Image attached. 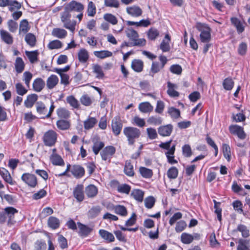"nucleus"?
<instances>
[{"mask_svg": "<svg viewBox=\"0 0 250 250\" xmlns=\"http://www.w3.org/2000/svg\"><path fill=\"white\" fill-rule=\"evenodd\" d=\"M84 6L82 3L76 0H72L66 4L64 7V11L69 13L71 12H76L78 14L76 16L80 22L83 18V12Z\"/></svg>", "mask_w": 250, "mask_h": 250, "instance_id": "nucleus-1", "label": "nucleus"}, {"mask_svg": "<svg viewBox=\"0 0 250 250\" xmlns=\"http://www.w3.org/2000/svg\"><path fill=\"white\" fill-rule=\"evenodd\" d=\"M196 28L200 32L199 40L201 42H209L211 40V29L205 23L198 22Z\"/></svg>", "mask_w": 250, "mask_h": 250, "instance_id": "nucleus-2", "label": "nucleus"}, {"mask_svg": "<svg viewBox=\"0 0 250 250\" xmlns=\"http://www.w3.org/2000/svg\"><path fill=\"white\" fill-rule=\"evenodd\" d=\"M71 13L63 11L61 13L60 19L62 23L63 27L68 29L72 33H74L75 30L77 22L75 20H71Z\"/></svg>", "mask_w": 250, "mask_h": 250, "instance_id": "nucleus-3", "label": "nucleus"}, {"mask_svg": "<svg viewBox=\"0 0 250 250\" xmlns=\"http://www.w3.org/2000/svg\"><path fill=\"white\" fill-rule=\"evenodd\" d=\"M123 133L127 138L128 144L130 145H133L135 140L138 139L141 135L140 130L134 127H125Z\"/></svg>", "mask_w": 250, "mask_h": 250, "instance_id": "nucleus-4", "label": "nucleus"}, {"mask_svg": "<svg viewBox=\"0 0 250 250\" xmlns=\"http://www.w3.org/2000/svg\"><path fill=\"white\" fill-rule=\"evenodd\" d=\"M57 136V133L52 130L46 132L43 137L45 145L49 146H53L56 142Z\"/></svg>", "mask_w": 250, "mask_h": 250, "instance_id": "nucleus-5", "label": "nucleus"}, {"mask_svg": "<svg viewBox=\"0 0 250 250\" xmlns=\"http://www.w3.org/2000/svg\"><path fill=\"white\" fill-rule=\"evenodd\" d=\"M21 179L23 182L31 188H35L38 185L37 177L33 174L29 173H23Z\"/></svg>", "mask_w": 250, "mask_h": 250, "instance_id": "nucleus-6", "label": "nucleus"}, {"mask_svg": "<svg viewBox=\"0 0 250 250\" xmlns=\"http://www.w3.org/2000/svg\"><path fill=\"white\" fill-rule=\"evenodd\" d=\"M115 151L116 149L114 146H106L100 153L102 160L110 162L111 158L115 154Z\"/></svg>", "mask_w": 250, "mask_h": 250, "instance_id": "nucleus-7", "label": "nucleus"}, {"mask_svg": "<svg viewBox=\"0 0 250 250\" xmlns=\"http://www.w3.org/2000/svg\"><path fill=\"white\" fill-rule=\"evenodd\" d=\"M229 131L231 134L237 135L241 139H244L246 137L243 128L238 125H230Z\"/></svg>", "mask_w": 250, "mask_h": 250, "instance_id": "nucleus-8", "label": "nucleus"}, {"mask_svg": "<svg viewBox=\"0 0 250 250\" xmlns=\"http://www.w3.org/2000/svg\"><path fill=\"white\" fill-rule=\"evenodd\" d=\"M112 129L114 134L118 135L122 130L123 125L119 117L114 118L112 121Z\"/></svg>", "mask_w": 250, "mask_h": 250, "instance_id": "nucleus-9", "label": "nucleus"}, {"mask_svg": "<svg viewBox=\"0 0 250 250\" xmlns=\"http://www.w3.org/2000/svg\"><path fill=\"white\" fill-rule=\"evenodd\" d=\"M0 175L5 182L10 185H14L15 184V181L13 180V178L8 170L6 168L4 167L0 168Z\"/></svg>", "mask_w": 250, "mask_h": 250, "instance_id": "nucleus-10", "label": "nucleus"}, {"mask_svg": "<svg viewBox=\"0 0 250 250\" xmlns=\"http://www.w3.org/2000/svg\"><path fill=\"white\" fill-rule=\"evenodd\" d=\"M171 38L169 35L167 33L165 35V37L160 44V48L163 52H168L170 50V42Z\"/></svg>", "mask_w": 250, "mask_h": 250, "instance_id": "nucleus-11", "label": "nucleus"}, {"mask_svg": "<svg viewBox=\"0 0 250 250\" xmlns=\"http://www.w3.org/2000/svg\"><path fill=\"white\" fill-rule=\"evenodd\" d=\"M172 130L173 126L170 124L160 126L158 128V133L163 137L170 136Z\"/></svg>", "mask_w": 250, "mask_h": 250, "instance_id": "nucleus-12", "label": "nucleus"}, {"mask_svg": "<svg viewBox=\"0 0 250 250\" xmlns=\"http://www.w3.org/2000/svg\"><path fill=\"white\" fill-rule=\"evenodd\" d=\"M234 233L240 232L244 238H247L250 236V231L249 228L243 224H239L236 228L233 230Z\"/></svg>", "mask_w": 250, "mask_h": 250, "instance_id": "nucleus-13", "label": "nucleus"}, {"mask_svg": "<svg viewBox=\"0 0 250 250\" xmlns=\"http://www.w3.org/2000/svg\"><path fill=\"white\" fill-rule=\"evenodd\" d=\"M126 11L128 14L133 17H138L140 16L143 13L142 9L136 5L127 7L126 8Z\"/></svg>", "mask_w": 250, "mask_h": 250, "instance_id": "nucleus-14", "label": "nucleus"}, {"mask_svg": "<svg viewBox=\"0 0 250 250\" xmlns=\"http://www.w3.org/2000/svg\"><path fill=\"white\" fill-rule=\"evenodd\" d=\"M73 195L78 202L83 201L84 199L83 186L81 185H77L74 190Z\"/></svg>", "mask_w": 250, "mask_h": 250, "instance_id": "nucleus-15", "label": "nucleus"}, {"mask_svg": "<svg viewBox=\"0 0 250 250\" xmlns=\"http://www.w3.org/2000/svg\"><path fill=\"white\" fill-rule=\"evenodd\" d=\"M58 77L54 74L51 75L46 80V86L49 89H52L59 83Z\"/></svg>", "mask_w": 250, "mask_h": 250, "instance_id": "nucleus-16", "label": "nucleus"}, {"mask_svg": "<svg viewBox=\"0 0 250 250\" xmlns=\"http://www.w3.org/2000/svg\"><path fill=\"white\" fill-rule=\"evenodd\" d=\"M176 145H173L165 153L168 162L170 164H175L178 163L177 161L174 159V154L175 151Z\"/></svg>", "mask_w": 250, "mask_h": 250, "instance_id": "nucleus-17", "label": "nucleus"}, {"mask_svg": "<svg viewBox=\"0 0 250 250\" xmlns=\"http://www.w3.org/2000/svg\"><path fill=\"white\" fill-rule=\"evenodd\" d=\"M72 174L77 178H80L83 177L84 174V168L79 165H74L71 169Z\"/></svg>", "mask_w": 250, "mask_h": 250, "instance_id": "nucleus-18", "label": "nucleus"}, {"mask_svg": "<svg viewBox=\"0 0 250 250\" xmlns=\"http://www.w3.org/2000/svg\"><path fill=\"white\" fill-rule=\"evenodd\" d=\"M0 38L3 42L7 44H12L13 42V38L12 35L7 31L1 30L0 31Z\"/></svg>", "mask_w": 250, "mask_h": 250, "instance_id": "nucleus-19", "label": "nucleus"}, {"mask_svg": "<svg viewBox=\"0 0 250 250\" xmlns=\"http://www.w3.org/2000/svg\"><path fill=\"white\" fill-rule=\"evenodd\" d=\"M237 250H250V240L240 238L237 242Z\"/></svg>", "mask_w": 250, "mask_h": 250, "instance_id": "nucleus-20", "label": "nucleus"}, {"mask_svg": "<svg viewBox=\"0 0 250 250\" xmlns=\"http://www.w3.org/2000/svg\"><path fill=\"white\" fill-rule=\"evenodd\" d=\"M131 67L136 72H141L143 70L144 62L139 59H134L132 61Z\"/></svg>", "mask_w": 250, "mask_h": 250, "instance_id": "nucleus-21", "label": "nucleus"}, {"mask_svg": "<svg viewBox=\"0 0 250 250\" xmlns=\"http://www.w3.org/2000/svg\"><path fill=\"white\" fill-rule=\"evenodd\" d=\"M139 110L143 113H150L153 109V106L148 102L141 103L138 106Z\"/></svg>", "mask_w": 250, "mask_h": 250, "instance_id": "nucleus-22", "label": "nucleus"}, {"mask_svg": "<svg viewBox=\"0 0 250 250\" xmlns=\"http://www.w3.org/2000/svg\"><path fill=\"white\" fill-rule=\"evenodd\" d=\"M44 86V82L40 78L36 79L33 83V90L37 92H41Z\"/></svg>", "mask_w": 250, "mask_h": 250, "instance_id": "nucleus-23", "label": "nucleus"}, {"mask_svg": "<svg viewBox=\"0 0 250 250\" xmlns=\"http://www.w3.org/2000/svg\"><path fill=\"white\" fill-rule=\"evenodd\" d=\"M231 23L236 27L238 33H242L245 29V26L242 22L238 18L232 17L230 19Z\"/></svg>", "mask_w": 250, "mask_h": 250, "instance_id": "nucleus-24", "label": "nucleus"}, {"mask_svg": "<svg viewBox=\"0 0 250 250\" xmlns=\"http://www.w3.org/2000/svg\"><path fill=\"white\" fill-rule=\"evenodd\" d=\"M99 233L103 239L109 242H112L115 240V238L113 234L107 230L103 229H100Z\"/></svg>", "mask_w": 250, "mask_h": 250, "instance_id": "nucleus-25", "label": "nucleus"}, {"mask_svg": "<svg viewBox=\"0 0 250 250\" xmlns=\"http://www.w3.org/2000/svg\"><path fill=\"white\" fill-rule=\"evenodd\" d=\"M167 93L170 97H177L179 96V92L175 90L177 88L176 84L168 82H167Z\"/></svg>", "mask_w": 250, "mask_h": 250, "instance_id": "nucleus-26", "label": "nucleus"}, {"mask_svg": "<svg viewBox=\"0 0 250 250\" xmlns=\"http://www.w3.org/2000/svg\"><path fill=\"white\" fill-rule=\"evenodd\" d=\"M52 35L59 39H63L67 35V31L62 28H55L52 30Z\"/></svg>", "mask_w": 250, "mask_h": 250, "instance_id": "nucleus-27", "label": "nucleus"}, {"mask_svg": "<svg viewBox=\"0 0 250 250\" xmlns=\"http://www.w3.org/2000/svg\"><path fill=\"white\" fill-rule=\"evenodd\" d=\"M14 65L15 70L18 74L21 73L24 69L25 63L22 59L21 57L16 58Z\"/></svg>", "mask_w": 250, "mask_h": 250, "instance_id": "nucleus-28", "label": "nucleus"}, {"mask_svg": "<svg viewBox=\"0 0 250 250\" xmlns=\"http://www.w3.org/2000/svg\"><path fill=\"white\" fill-rule=\"evenodd\" d=\"M78 226L79 229V234L81 236L85 237L92 231L90 228L81 223H78Z\"/></svg>", "mask_w": 250, "mask_h": 250, "instance_id": "nucleus-29", "label": "nucleus"}, {"mask_svg": "<svg viewBox=\"0 0 250 250\" xmlns=\"http://www.w3.org/2000/svg\"><path fill=\"white\" fill-rule=\"evenodd\" d=\"M38 99V96L36 94H33L27 96L24 102V105L27 108H31Z\"/></svg>", "mask_w": 250, "mask_h": 250, "instance_id": "nucleus-30", "label": "nucleus"}, {"mask_svg": "<svg viewBox=\"0 0 250 250\" xmlns=\"http://www.w3.org/2000/svg\"><path fill=\"white\" fill-rule=\"evenodd\" d=\"M113 209L115 213L121 216L125 217L127 215V209L123 205L113 206Z\"/></svg>", "mask_w": 250, "mask_h": 250, "instance_id": "nucleus-31", "label": "nucleus"}, {"mask_svg": "<svg viewBox=\"0 0 250 250\" xmlns=\"http://www.w3.org/2000/svg\"><path fill=\"white\" fill-rule=\"evenodd\" d=\"M78 57L80 62H86L89 58L88 51L84 48L81 49L78 53Z\"/></svg>", "mask_w": 250, "mask_h": 250, "instance_id": "nucleus-32", "label": "nucleus"}, {"mask_svg": "<svg viewBox=\"0 0 250 250\" xmlns=\"http://www.w3.org/2000/svg\"><path fill=\"white\" fill-rule=\"evenodd\" d=\"M85 192L86 195L89 198L95 197L98 193V189L93 185H90L85 188Z\"/></svg>", "mask_w": 250, "mask_h": 250, "instance_id": "nucleus-33", "label": "nucleus"}, {"mask_svg": "<svg viewBox=\"0 0 250 250\" xmlns=\"http://www.w3.org/2000/svg\"><path fill=\"white\" fill-rule=\"evenodd\" d=\"M50 161L54 165L60 166H63L64 165V162L63 159L60 155L57 154H53L51 155Z\"/></svg>", "mask_w": 250, "mask_h": 250, "instance_id": "nucleus-34", "label": "nucleus"}, {"mask_svg": "<svg viewBox=\"0 0 250 250\" xmlns=\"http://www.w3.org/2000/svg\"><path fill=\"white\" fill-rule=\"evenodd\" d=\"M124 171L125 173L128 176L132 177L134 176V167L130 161H125Z\"/></svg>", "mask_w": 250, "mask_h": 250, "instance_id": "nucleus-35", "label": "nucleus"}, {"mask_svg": "<svg viewBox=\"0 0 250 250\" xmlns=\"http://www.w3.org/2000/svg\"><path fill=\"white\" fill-rule=\"evenodd\" d=\"M93 72L96 74V78L97 79H103L104 74L102 67L98 64H93L92 65Z\"/></svg>", "mask_w": 250, "mask_h": 250, "instance_id": "nucleus-36", "label": "nucleus"}, {"mask_svg": "<svg viewBox=\"0 0 250 250\" xmlns=\"http://www.w3.org/2000/svg\"><path fill=\"white\" fill-rule=\"evenodd\" d=\"M58 117L61 119H68L70 116V111L64 107H60L57 110Z\"/></svg>", "mask_w": 250, "mask_h": 250, "instance_id": "nucleus-37", "label": "nucleus"}, {"mask_svg": "<svg viewBox=\"0 0 250 250\" xmlns=\"http://www.w3.org/2000/svg\"><path fill=\"white\" fill-rule=\"evenodd\" d=\"M56 125L57 127L61 130H67L70 126V123L66 119H61L57 122Z\"/></svg>", "mask_w": 250, "mask_h": 250, "instance_id": "nucleus-38", "label": "nucleus"}, {"mask_svg": "<svg viewBox=\"0 0 250 250\" xmlns=\"http://www.w3.org/2000/svg\"><path fill=\"white\" fill-rule=\"evenodd\" d=\"M25 41L31 47H34L36 43V38L32 33H29L25 35Z\"/></svg>", "mask_w": 250, "mask_h": 250, "instance_id": "nucleus-39", "label": "nucleus"}, {"mask_svg": "<svg viewBox=\"0 0 250 250\" xmlns=\"http://www.w3.org/2000/svg\"><path fill=\"white\" fill-rule=\"evenodd\" d=\"M5 213L8 218V223L11 221L14 218V215L18 213V210L12 207H6L4 208Z\"/></svg>", "mask_w": 250, "mask_h": 250, "instance_id": "nucleus-40", "label": "nucleus"}, {"mask_svg": "<svg viewBox=\"0 0 250 250\" xmlns=\"http://www.w3.org/2000/svg\"><path fill=\"white\" fill-rule=\"evenodd\" d=\"M93 53L96 57L100 59H104L112 56V53L108 50L96 51Z\"/></svg>", "mask_w": 250, "mask_h": 250, "instance_id": "nucleus-41", "label": "nucleus"}, {"mask_svg": "<svg viewBox=\"0 0 250 250\" xmlns=\"http://www.w3.org/2000/svg\"><path fill=\"white\" fill-rule=\"evenodd\" d=\"M147 122L150 125H158L162 124L163 119L157 116H152L147 119Z\"/></svg>", "mask_w": 250, "mask_h": 250, "instance_id": "nucleus-42", "label": "nucleus"}, {"mask_svg": "<svg viewBox=\"0 0 250 250\" xmlns=\"http://www.w3.org/2000/svg\"><path fill=\"white\" fill-rule=\"evenodd\" d=\"M101 208L100 206L92 207L88 212V216L89 218H94L96 217L100 213Z\"/></svg>", "mask_w": 250, "mask_h": 250, "instance_id": "nucleus-43", "label": "nucleus"}, {"mask_svg": "<svg viewBox=\"0 0 250 250\" xmlns=\"http://www.w3.org/2000/svg\"><path fill=\"white\" fill-rule=\"evenodd\" d=\"M140 174L145 178H151L153 175L152 170L145 167H141L139 168Z\"/></svg>", "mask_w": 250, "mask_h": 250, "instance_id": "nucleus-44", "label": "nucleus"}, {"mask_svg": "<svg viewBox=\"0 0 250 250\" xmlns=\"http://www.w3.org/2000/svg\"><path fill=\"white\" fill-rule=\"evenodd\" d=\"M222 151L224 157L229 162L231 158L230 147L229 145L223 144L222 145Z\"/></svg>", "mask_w": 250, "mask_h": 250, "instance_id": "nucleus-45", "label": "nucleus"}, {"mask_svg": "<svg viewBox=\"0 0 250 250\" xmlns=\"http://www.w3.org/2000/svg\"><path fill=\"white\" fill-rule=\"evenodd\" d=\"M66 100L67 103L74 108H78L79 107L80 104L79 101L73 96H67Z\"/></svg>", "mask_w": 250, "mask_h": 250, "instance_id": "nucleus-46", "label": "nucleus"}, {"mask_svg": "<svg viewBox=\"0 0 250 250\" xmlns=\"http://www.w3.org/2000/svg\"><path fill=\"white\" fill-rule=\"evenodd\" d=\"M37 112L42 115H45L47 113V109L45 104L41 102H38L36 104Z\"/></svg>", "mask_w": 250, "mask_h": 250, "instance_id": "nucleus-47", "label": "nucleus"}, {"mask_svg": "<svg viewBox=\"0 0 250 250\" xmlns=\"http://www.w3.org/2000/svg\"><path fill=\"white\" fill-rule=\"evenodd\" d=\"M97 121L94 117H90L84 122V127L86 129H89L94 127Z\"/></svg>", "mask_w": 250, "mask_h": 250, "instance_id": "nucleus-48", "label": "nucleus"}, {"mask_svg": "<svg viewBox=\"0 0 250 250\" xmlns=\"http://www.w3.org/2000/svg\"><path fill=\"white\" fill-rule=\"evenodd\" d=\"M181 241L185 244H189L193 241L192 235L190 234L184 232L181 235Z\"/></svg>", "mask_w": 250, "mask_h": 250, "instance_id": "nucleus-49", "label": "nucleus"}, {"mask_svg": "<svg viewBox=\"0 0 250 250\" xmlns=\"http://www.w3.org/2000/svg\"><path fill=\"white\" fill-rule=\"evenodd\" d=\"M30 29L29 23L27 20H22L20 23L19 32L26 33Z\"/></svg>", "mask_w": 250, "mask_h": 250, "instance_id": "nucleus-50", "label": "nucleus"}, {"mask_svg": "<svg viewBox=\"0 0 250 250\" xmlns=\"http://www.w3.org/2000/svg\"><path fill=\"white\" fill-rule=\"evenodd\" d=\"M48 226L53 229H56L59 228L60 226L59 220L54 217L51 216L48 220Z\"/></svg>", "mask_w": 250, "mask_h": 250, "instance_id": "nucleus-51", "label": "nucleus"}, {"mask_svg": "<svg viewBox=\"0 0 250 250\" xmlns=\"http://www.w3.org/2000/svg\"><path fill=\"white\" fill-rule=\"evenodd\" d=\"M104 19L106 21L110 23L113 25H115L118 22L117 18L113 15L110 13H106L104 15Z\"/></svg>", "mask_w": 250, "mask_h": 250, "instance_id": "nucleus-52", "label": "nucleus"}, {"mask_svg": "<svg viewBox=\"0 0 250 250\" xmlns=\"http://www.w3.org/2000/svg\"><path fill=\"white\" fill-rule=\"evenodd\" d=\"M104 144L101 141H95L93 143L92 150L95 155H97L99 151L104 147Z\"/></svg>", "mask_w": 250, "mask_h": 250, "instance_id": "nucleus-53", "label": "nucleus"}, {"mask_svg": "<svg viewBox=\"0 0 250 250\" xmlns=\"http://www.w3.org/2000/svg\"><path fill=\"white\" fill-rule=\"evenodd\" d=\"M147 35L149 40L154 41L159 36V32L155 28H151L148 31Z\"/></svg>", "mask_w": 250, "mask_h": 250, "instance_id": "nucleus-54", "label": "nucleus"}, {"mask_svg": "<svg viewBox=\"0 0 250 250\" xmlns=\"http://www.w3.org/2000/svg\"><path fill=\"white\" fill-rule=\"evenodd\" d=\"M133 198L139 202H142L144 197V192L140 189L133 190L131 193Z\"/></svg>", "mask_w": 250, "mask_h": 250, "instance_id": "nucleus-55", "label": "nucleus"}, {"mask_svg": "<svg viewBox=\"0 0 250 250\" xmlns=\"http://www.w3.org/2000/svg\"><path fill=\"white\" fill-rule=\"evenodd\" d=\"M33 77L32 74L29 71H25L23 73L22 81L27 87L30 86V83Z\"/></svg>", "mask_w": 250, "mask_h": 250, "instance_id": "nucleus-56", "label": "nucleus"}, {"mask_svg": "<svg viewBox=\"0 0 250 250\" xmlns=\"http://www.w3.org/2000/svg\"><path fill=\"white\" fill-rule=\"evenodd\" d=\"M104 5L105 7L118 8L120 6V2L118 0H104Z\"/></svg>", "mask_w": 250, "mask_h": 250, "instance_id": "nucleus-57", "label": "nucleus"}, {"mask_svg": "<svg viewBox=\"0 0 250 250\" xmlns=\"http://www.w3.org/2000/svg\"><path fill=\"white\" fill-rule=\"evenodd\" d=\"M223 86L226 90H230L234 86V82L231 78H227L224 80Z\"/></svg>", "mask_w": 250, "mask_h": 250, "instance_id": "nucleus-58", "label": "nucleus"}, {"mask_svg": "<svg viewBox=\"0 0 250 250\" xmlns=\"http://www.w3.org/2000/svg\"><path fill=\"white\" fill-rule=\"evenodd\" d=\"M163 67L157 62H153L151 65L150 74L153 75L161 71Z\"/></svg>", "mask_w": 250, "mask_h": 250, "instance_id": "nucleus-59", "label": "nucleus"}, {"mask_svg": "<svg viewBox=\"0 0 250 250\" xmlns=\"http://www.w3.org/2000/svg\"><path fill=\"white\" fill-rule=\"evenodd\" d=\"M7 26L8 30L12 33H15L18 29V23L13 20H9L7 21Z\"/></svg>", "mask_w": 250, "mask_h": 250, "instance_id": "nucleus-60", "label": "nucleus"}, {"mask_svg": "<svg viewBox=\"0 0 250 250\" xmlns=\"http://www.w3.org/2000/svg\"><path fill=\"white\" fill-rule=\"evenodd\" d=\"M96 11V8L95 4L92 1H89L87 6V13L89 17H93Z\"/></svg>", "mask_w": 250, "mask_h": 250, "instance_id": "nucleus-61", "label": "nucleus"}, {"mask_svg": "<svg viewBox=\"0 0 250 250\" xmlns=\"http://www.w3.org/2000/svg\"><path fill=\"white\" fill-rule=\"evenodd\" d=\"M178 174V169L174 167H171L167 171V175L169 179H175Z\"/></svg>", "mask_w": 250, "mask_h": 250, "instance_id": "nucleus-62", "label": "nucleus"}, {"mask_svg": "<svg viewBox=\"0 0 250 250\" xmlns=\"http://www.w3.org/2000/svg\"><path fill=\"white\" fill-rule=\"evenodd\" d=\"M167 112L172 118L177 119L180 116V110L173 107H169Z\"/></svg>", "mask_w": 250, "mask_h": 250, "instance_id": "nucleus-63", "label": "nucleus"}, {"mask_svg": "<svg viewBox=\"0 0 250 250\" xmlns=\"http://www.w3.org/2000/svg\"><path fill=\"white\" fill-rule=\"evenodd\" d=\"M130 189V186L126 184L120 185L117 187L118 191L122 193L128 194Z\"/></svg>", "mask_w": 250, "mask_h": 250, "instance_id": "nucleus-64", "label": "nucleus"}]
</instances>
